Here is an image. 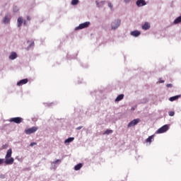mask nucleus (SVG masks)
<instances>
[{"instance_id":"1","label":"nucleus","mask_w":181,"mask_h":181,"mask_svg":"<svg viewBox=\"0 0 181 181\" xmlns=\"http://www.w3.org/2000/svg\"><path fill=\"white\" fill-rule=\"evenodd\" d=\"M12 156V148H10L7 151L5 156V163L6 165H13L15 162V159Z\"/></svg>"},{"instance_id":"2","label":"nucleus","mask_w":181,"mask_h":181,"mask_svg":"<svg viewBox=\"0 0 181 181\" xmlns=\"http://www.w3.org/2000/svg\"><path fill=\"white\" fill-rule=\"evenodd\" d=\"M168 130H169V125L165 124L157 130L156 134H163Z\"/></svg>"},{"instance_id":"3","label":"nucleus","mask_w":181,"mask_h":181,"mask_svg":"<svg viewBox=\"0 0 181 181\" xmlns=\"http://www.w3.org/2000/svg\"><path fill=\"white\" fill-rule=\"evenodd\" d=\"M37 129H39L37 127H33L31 128L25 129V133L26 134V135H30L31 134H35V132H36Z\"/></svg>"},{"instance_id":"4","label":"nucleus","mask_w":181,"mask_h":181,"mask_svg":"<svg viewBox=\"0 0 181 181\" xmlns=\"http://www.w3.org/2000/svg\"><path fill=\"white\" fill-rule=\"evenodd\" d=\"M90 26V21H86L83 23L80 24L78 27L75 28L76 30H80V29H86Z\"/></svg>"},{"instance_id":"5","label":"nucleus","mask_w":181,"mask_h":181,"mask_svg":"<svg viewBox=\"0 0 181 181\" xmlns=\"http://www.w3.org/2000/svg\"><path fill=\"white\" fill-rule=\"evenodd\" d=\"M141 122V119H134L132 120L127 125L128 128H131L132 127H135V125H138Z\"/></svg>"},{"instance_id":"6","label":"nucleus","mask_w":181,"mask_h":181,"mask_svg":"<svg viewBox=\"0 0 181 181\" xmlns=\"http://www.w3.org/2000/svg\"><path fill=\"white\" fill-rule=\"evenodd\" d=\"M119 25H121V20H115L112 23V29L115 30V29H117V28H119Z\"/></svg>"},{"instance_id":"7","label":"nucleus","mask_w":181,"mask_h":181,"mask_svg":"<svg viewBox=\"0 0 181 181\" xmlns=\"http://www.w3.org/2000/svg\"><path fill=\"white\" fill-rule=\"evenodd\" d=\"M23 121L22 117H12L10 119V122H15V124H21Z\"/></svg>"},{"instance_id":"8","label":"nucleus","mask_w":181,"mask_h":181,"mask_svg":"<svg viewBox=\"0 0 181 181\" xmlns=\"http://www.w3.org/2000/svg\"><path fill=\"white\" fill-rule=\"evenodd\" d=\"M136 4L139 8L141 6H145V5H146V2L144 0H137Z\"/></svg>"},{"instance_id":"9","label":"nucleus","mask_w":181,"mask_h":181,"mask_svg":"<svg viewBox=\"0 0 181 181\" xmlns=\"http://www.w3.org/2000/svg\"><path fill=\"white\" fill-rule=\"evenodd\" d=\"M28 81L29 80H28V78L22 79L17 83V86H23V84H27Z\"/></svg>"},{"instance_id":"10","label":"nucleus","mask_w":181,"mask_h":181,"mask_svg":"<svg viewBox=\"0 0 181 181\" xmlns=\"http://www.w3.org/2000/svg\"><path fill=\"white\" fill-rule=\"evenodd\" d=\"M130 35L132 36H134V37H138V36H139L141 35V32H139L138 30L132 31L130 33Z\"/></svg>"},{"instance_id":"11","label":"nucleus","mask_w":181,"mask_h":181,"mask_svg":"<svg viewBox=\"0 0 181 181\" xmlns=\"http://www.w3.org/2000/svg\"><path fill=\"white\" fill-rule=\"evenodd\" d=\"M151 28V24L149 23H145L144 25H142V29L144 30H148V29Z\"/></svg>"},{"instance_id":"12","label":"nucleus","mask_w":181,"mask_h":181,"mask_svg":"<svg viewBox=\"0 0 181 181\" xmlns=\"http://www.w3.org/2000/svg\"><path fill=\"white\" fill-rule=\"evenodd\" d=\"M18 57V54H16V52H12L11 55L9 56L10 60H15Z\"/></svg>"},{"instance_id":"13","label":"nucleus","mask_w":181,"mask_h":181,"mask_svg":"<svg viewBox=\"0 0 181 181\" xmlns=\"http://www.w3.org/2000/svg\"><path fill=\"white\" fill-rule=\"evenodd\" d=\"M154 136V135L149 136L148 138L146 139V144H149V145H151V144H152V139H153Z\"/></svg>"},{"instance_id":"14","label":"nucleus","mask_w":181,"mask_h":181,"mask_svg":"<svg viewBox=\"0 0 181 181\" xmlns=\"http://www.w3.org/2000/svg\"><path fill=\"white\" fill-rule=\"evenodd\" d=\"M17 22L18 28H21V26H22V23H23V18L22 17H19Z\"/></svg>"},{"instance_id":"15","label":"nucleus","mask_w":181,"mask_h":181,"mask_svg":"<svg viewBox=\"0 0 181 181\" xmlns=\"http://www.w3.org/2000/svg\"><path fill=\"white\" fill-rule=\"evenodd\" d=\"M180 98V95L173 96L169 98V100L171 102L176 101V100H178Z\"/></svg>"},{"instance_id":"16","label":"nucleus","mask_w":181,"mask_h":181,"mask_svg":"<svg viewBox=\"0 0 181 181\" xmlns=\"http://www.w3.org/2000/svg\"><path fill=\"white\" fill-rule=\"evenodd\" d=\"M124 99V94L119 95L117 98L115 99L116 102L121 101V100Z\"/></svg>"},{"instance_id":"17","label":"nucleus","mask_w":181,"mask_h":181,"mask_svg":"<svg viewBox=\"0 0 181 181\" xmlns=\"http://www.w3.org/2000/svg\"><path fill=\"white\" fill-rule=\"evenodd\" d=\"M73 141H74V137H69L64 141V144H69L73 142Z\"/></svg>"},{"instance_id":"18","label":"nucleus","mask_w":181,"mask_h":181,"mask_svg":"<svg viewBox=\"0 0 181 181\" xmlns=\"http://www.w3.org/2000/svg\"><path fill=\"white\" fill-rule=\"evenodd\" d=\"M83 168L82 163H78L76 165L74 166V170H80V168Z\"/></svg>"},{"instance_id":"19","label":"nucleus","mask_w":181,"mask_h":181,"mask_svg":"<svg viewBox=\"0 0 181 181\" xmlns=\"http://www.w3.org/2000/svg\"><path fill=\"white\" fill-rule=\"evenodd\" d=\"M175 25H177V23H181V16L177 17L175 21H174Z\"/></svg>"},{"instance_id":"20","label":"nucleus","mask_w":181,"mask_h":181,"mask_svg":"<svg viewBox=\"0 0 181 181\" xmlns=\"http://www.w3.org/2000/svg\"><path fill=\"white\" fill-rule=\"evenodd\" d=\"M113 131L111 129H107L105 132H104V135H110V134H112Z\"/></svg>"},{"instance_id":"21","label":"nucleus","mask_w":181,"mask_h":181,"mask_svg":"<svg viewBox=\"0 0 181 181\" xmlns=\"http://www.w3.org/2000/svg\"><path fill=\"white\" fill-rule=\"evenodd\" d=\"M9 22V18H8V16H6L4 18V23H8Z\"/></svg>"},{"instance_id":"22","label":"nucleus","mask_w":181,"mask_h":181,"mask_svg":"<svg viewBox=\"0 0 181 181\" xmlns=\"http://www.w3.org/2000/svg\"><path fill=\"white\" fill-rule=\"evenodd\" d=\"M78 0H72L71 1V5H78Z\"/></svg>"},{"instance_id":"23","label":"nucleus","mask_w":181,"mask_h":181,"mask_svg":"<svg viewBox=\"0 0 181 181\" xmlns=\"http://www.w3.org/2000/svg\"><path fill=\"white\" fill-rule=\"evenodd\" d=\"M168 115H169L170 117H173V116L175 115V112H173V111H170V112H168Z\"/></svg>"},{"instance_id":"24","label":"nucleus","mask_w":181,"mask_h":181,"mask_svg":"<svg viewBox=\"0 0 181 181\" xmlns=\"http://www.w3.org/2000/svg\"><path fill=\"white\" fill-rule=\"evenodd\" d=\"M19 11V8L18 6H15L13 8V12H18Z\"/></svg>"},{"instance_id":"25","label":"nucleus","mask_w":181,"mask_h":181,"mask_svg":"<svg viewBox=\"0 0 181 181\" xmlns=\"http://www.w3.org/2000/svg\"><path fill=\"white\" fill-rule=\"evenodd\" d=\"M166 87H168V88H172L173 86L172 85V83H168L166 85Z\"/></svg>"},{"instance_id":"26","label":"nucleus","mask_w":181,"mask_h":181,"mask_svg":"<svg viewBox=\"0 0 181 181\" xmlns=\"http://www.w3.org/2000/svg\"><path fill=\"white\" fill-rule=\"evenodd\" d=\"M34 145H37V144L36 142H32L30 144V146H33Z\"/></svg>"},{"instance_id":"27","label":"nucleus","mask_w":181,"mask_h":181,"mask_svg":"<svg viewBox=\"0 0 181 181\" xmlns=\"http://www.w3.org/2000/svg\"><path fill=\"white\" fill-rule=\"evenodd\" d=\"M60 162H62V160H56L55 161H54V163H60Z\"/></svg>"},{"instance_id":"28","label":"nucleus","mask_w":181,"mask_h":181,"mask_svg":"<svg viewBox=\"0 0 181 181\" xmlns=\"http://www.w3.org/2000/svg\"><path fill=\"white\" fill-rule=\"evenodd\" d=\"M33 46H35V42H33L28 47H33Z\"/></svg>"},{"instance_id":"29","label":"nucleus","mask_w":181,"mask_h":181,"mask_svg":"<svg viewBox=\"0 0 181 181\" xmlns=\"http://www.w3.org/2000/svg\"><path fill=\"white\" fill-rule=\"evenodd\" d=\"M108 6L109 8H111V9H112V4L108 3Z\"/></svg>"},{"instance_id":"30","label":"nucleus","mask_w":181,"mask_h":181,"mask_svg":"<svg viewBox=\"0 0 181 181\" xmlns=\"http://www.w3.org/2000/svg\"><path fill=\"white\" fill-rule=\"evenodd\" d=\"M125 4H129V2H131V0H124Z\"/></svg>"},{"instance_id":"31","label":"nucleus","mask_w":181,"mask_h":181,"mask_svg":"<svg viewBox=\"0 0 181 181\" xmlns=\"http://www.w3.org/2000/svg\"><path fill=\"white\" fill-rule=\"evenodd\" d=\"M4 163V159L0 158V165H2Z\"/></svg>"},{"instance_id":"32","label":"nucleus","mask_w":181,"mask_h":181,"mask_svg":"<svg viewBox=\"0 0 181 181\" xmlns=\"http://www.w3.org/2000/svg\"><path fill=\"white\" fill-rule=\"evenodd\" d=\"M81 128H83V127H82V126H81V127H78L76 128V129L80 130V129H81Z\"/></svg>"},{"instance_id":"33","label":"nucleus","mask_w":181,"mask_h":181,"mask_svg":"<svg viewBox=\"0 0 181 181\" xmlns=\"http://www.w3.org/2000/svg\"><path fill=\"white\" fill-rule=\"evenodd\" d=\"M30 19H31V18H30V16H27V21H30Z\"/></svg>"},{"instance_id":"34","label":"nucleus","mask_w":181,"mask_h":181,"mask_svg":"<svg viewBox=\"0 0 181 181\" xmlns=\"http://www.w3.org/2000/svg\"><path fill=\"white\" fill-rule=\"evenodd\" d=\"M159 83H165V81L160 80Z\"/></svg>"},{"instance_id":"35","label":"nucleus","mask_w":181,"mask_h":181,"mask_svg":"<svg viewBox=\"0 0 181 181\" xmlns=\"http://www.w3.org/2000/svg\"><path fill=\"white\" fill-rule=\"evenodd\" d=\"M23 25H26V21H24Z\"/></svg>"},{"instance_id":"36","label":"nucleus","mask_w":181,"mask_h":181,"mask_svg":"<svg viewBox=\"0 0 181 181\" xmlns=\"http://www.w3.org/2000/svg\"><path fill=\"white\" fill-rule=\"evenodd\" d=\"M134 110H135V108L132 107V111H134Z\"/></svg>"},{"instance_id":"37","label":"nucleus","mask_w":181,"mask_h":181,"mask_svg":"<svg viewBox=\"0 0 181 181\" xmlns=\"http://www.w3.org/2000/svg\"><path fill=\"white\" fill-rule=\"evenodd\" d=\"M96 4H97V5H98V1H96Z\"/></svg>"}]
</instances>
